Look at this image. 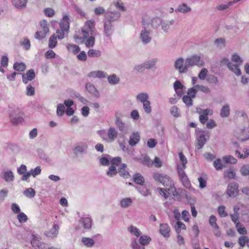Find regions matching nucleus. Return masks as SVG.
<instances>
[{"label": "nucleus", "instance_id": "nucleus-44", "mask_svg": "<svg viewBox=\"0 0 249 249\" xmlns=\"http://www.w3.org/2000/svg\"><path fill=\"white\" fill-rule=\"evenodd\" d=\"M24 194L28 197H33L35 196L36 192L33 188H29L24 191Z\"/></svg>", "mask_w": 249, "mask_h": 249}, {"label": "nucleus", "instance_id": "nucleus-53", "mask_svg": "<svg viewBox=\"0 0 249 249\" xmlns=\"http://www.w3.org/2000/svg\"><path fill=\"white\" fill-rule=\"evenodd\" d=\"M197 91V88H196L195 86H194L193 88L188 89L187 91V95L194 98L196 97Z\"/></svg>", "mask_w": 249, "mask_h": 249}, {"label": "nucleus", "instance_id": "nucleus-22", "mask_svg": "<svg viewBox=\"0 0 249 249\" xmlns=\"http://www.w3.org/2000/svg\"><path fill=\"white\" fill-rule=\"evenodd\" d=\"M141 38L143 42L147 43L150 41V37L149 36V32L146 30H142L141 34Z\"/></svg>", "mask_w": 249, "mask_h": 249}, {"label": "nucleus", "instance_id": "nucleus-31", "mask_svg": "<svg viewBox=\"0 0 249 249\" xmlns=\"http://www.w3.org/2000/svg\"><path fill=\"white\" fill-rule=\"evenodd\" d=\"M107 80L110 84L115 85L119 82L120 79L115 74H112L107 77Z\"/></svg>", "mask_w": 249, "mask_h": 249}, {"label": "nucleus", "instance_id": "nucleus-24", "mask_svg": "<svg viewBox=\"0 0 249 249\" xmlns=\"http://www.w3.org/2000/svg\"><path fill=\"white\" fill-rule=\"evenodd\" d=\"M26 65L22 62H16L14 63L13 68L18 71H23L26 69Z\"/></svg>", "mask_w": 249, "mask_h": 249}, {"label": "nucleus", "instance_id": "nucleus-16", "mask_svg": "<svg viewBox=\"0 0 249 249\" xmlns=\"http://www.w3.org/2000/svg\"><path fill=\"white\" fill-rule=\"evenodd\" d=\"M32 245L35 249H47L45 244L40 242L36 239H34L31 241Z\"/></svg>", "mask_w": 249, "mask_h": 249}, {"label": "nucleus", "instance_id": "nucleus-60", "mask_svg": "<svg viewBox=\"0 0 249 249\" xmlns=\"http://www.w3.org/2000/svg\"><path fill=\"white\" fill-rule=\"evenodd\" d=\"M240 172L243 176L249 175V165L242 166L240 169Z\"/></svg>", "mask_w": 249, "mask_h": 249}, {"label": "nucleus", "instance_id": "nucleus-48", "mask_svg": "<svg viewBox=\"0 0 249 249\" xmlns=\"http://www.w3.org/2000/svg\"><path fill=\"white\" fill-rule=\"evenodd\" d=\"M137 98L138 100H139L142 103L145 102V101H148V96L146 93H142L139 94L137 96Z\"/></svg>", "mask_w": 249, "mask_h": 249}, {"label": "nucleus", "instance_id": "nucleus-29", "mask_svg": "<svg viewBox=\"0 0 249 249\" xmlns=\"http://www.w3.org/2000/svg\"><path fill=\"white\" fill-rule=\"evenodd\" d=\"M230 114V107L228 105H224L221 110L220 115L222 117H228Z\"/></svg>", "mask_w": 249, "mask_h": 249}, {"label": "nucleus", "instance_id": "nucleus-47", "mask_svg": "<svg viewBox=\"0 0 249 249\" xmlns=\"http://www.w3.org/2000/svg\"><path fill=\"white\" fill-rule=\"evenodd\" d=\"M132 202V199L130 198H126L121 200V205L122 207L126 208L130 205Z\"/></svg>", "mask_w": 249, "mask_h": 249}, {"label": "nucleus", "instance_id": "nucleus-6", "mask_svg": "<svg viewBox=\"0 0 249 249\" xmlns=\"http://www.w3.org/2000/svg\"><path fill=\"white\" fill-rule=\"evenodd\" d=\"M204 64V63L201 60L200 57L196 55L192 56L186 60V67H188V68L194 65L202 66Z\"/></svg>", "mask_w": 249, "mask_h": 249}, {"label": "nucleus", "instance_id": "nucleus-21", "mask_svg": "<svg viewBox=\"0 0 249 249\" xmlns=\"http://www.w3.org/2000/svg\"><path fill=\"white\" fill-rule=\"evenodd\" d=\"M206 142V139L204 134H201L197 140V148L201 149Z\"/></svg>", "mask_w": 249, "mask_h": 249}, {"label": "nucleus", "instance_id": "nucleus-39", "mask_svg": "<svg viewBox=\"0 0 249 249\" xmlns=\"http://www.w3.org/2000/svg\"><path fill=\"white\" fill-rule=\"evenodd\" d=\"M82 243L86 246L90 247L94 244V241L91 238L83 237L82 240Z\"/></svg>", "mask_w": 249, "mask_h": 249}, {"label": "nucleus", "instance_id": "nucleus-57", "mask_svg": "<svg viewBox=\"0 0 249 249\" xmlns=\"http://www.w3.org/2000/svg\"><path fill=\"white\" fill-rule=\"evenodd\" d=\"M45 15L48 17H52L54 15V11L51 8H47L44 10Z\"/></svg>", "mask_w": 249, "mask_h": 249}, {"label": "nucleus", "instance_id": "nucleus-30", "mask_svg": "<svg viewBox=\"0 0 249 249\" xmlns=\"http://www.w3.org/2000/svg\"><path fill=\"white\" fill-rule=\"evenodd\" d=\"M12 1L17 8L24 7L27 3V0H12Z\"/></svg>", "mask_w": 249, "mask_h": 249}, {"label": "nucleus", "instance_id": "nucleus-32", "mask_svg": "<svg viewBox=\"0 0 249 249\" xmlns=\"http://www.w3.org/2000/svg\"><path fill=\"white\" fill-rule=\"evenodd\" d=\"M134 181L136 184L142 185L144 182V179L140 174L137 173L134 177Z\"/></svg>", "mask_w": 249, "mask_h": 249}, {"label": "nucleus", "instance_id": "nucleus-58", "mask_svg": "<svg viewBox=\"0 0 249 249\" xmlns=\"http://www.w3.org/2000/svg\"><path fill=\"white\" fill-rule=\"evenodd\" d=\"M10 120H11V122L13 124H18L21 123L23 121V118L21 117H18L17 118H16V117H13V116L11 115H10Z\"/></svg>", "mask_w": 249, "mask_h": 249}, {"label": "nucleus", "instance_id": "nucleus-23", "mask_svg": "<svg viewBox=\"0 0 249 249\" xmlns=\"http://www.w3.org/2000/svg\"><path fill=\"white\" fill-rule=\"evenodd\" d=\"M236 137L238 140L241 141H245L249 139V134L245 130H243L242 131V134L238 135V134L237 133L236 134Z\"/></svg>", "mask_w": 249, "mask_h": 249}, {"label": "nucleus", "instance_id": "nucleus-42", "mask_svg": "<svg viewBox=\"0 0 249 249\" xmlns=\"http://www.w3.org/2000/svg\"><path fill=\"white\" fill-rule=\"evenodd\" d=\"M129 231L137 237H139L141 234V231L136 227L131 226L128 228Z\"/></svg>", "mask_w": 249, "mask_h": 249}, {"label": "nucleus", "instance_id": "nucleus-33", "mask_svg": "<svg viewBox=\"0 0 249 249\" xmlns=\"http://www.w3.org/2000/svg\"><path fill=\"white\" fill-rule=\"evenodd\" d=\"M57 38L55 35H53L50 37L49 40V47L50 48H53L56 46L57 44Z\"/></svg>", "mask_w": 249, "mask_h": 249}, {"label": "nucleus", "instance_id": "nucleus-4", "mask_svg": "<svg viewBox=\"0 0 249 249\" xmlns=\"http://www.w3.org/2000/svg\"><path fill=\"white\" fill-rule=\"evenodd\" d=\"M69 27V18L68 16L65 15L60 21V29H58L54 35H55V36L58 39H62L64 37L66 34H68Z\"/></svg>", "mask_w": 249, "mask_h": 249}, {"label": "nucleus", "instance_id": "nucleus-62", "mask_svg": "<svg viewBox=\"0 0 249 249\" xmlns=\"http://www.w3.org/2000/svg\"><path fill=\"white\" fill-rule=\"evenodd\" d=\"M161 23V21L159 18H154L151 21V25L153 28H157Z\"/></svg>", "mask_w": 249, "mask_h": 249}, {"label": "nucleus", "instance_id": "nucleus-63", "mask_svg": "<svg viewBox=\"0 0 249 249\" xmlns=\"http://www.w3.org/2000/svg\"><path fill=\"white\" fill-rule=\"evenodd\" d=\"M208 71L206 68H203L198 74V77L201 80H204L206 78Z\"/></svg>", "mask_w": 249, "mask_h": 249}, {"label": "nucleus", "instance_id": "nucleus-51", "mask_svg": "<svg viewBox=\"0 0 249 249\" xmlns=\"http://www.w3.org/2000/svg\"><path fill=\"white\" fill-rule=\"evenodd\" d=\"M195 88H197V91L200 90L205 93H209L210 91L209 88L207 86L197 85L195 86Z\"/></svg>", "mask_w": 249, "mask_h": 249}, {"label": "nucleus", "instance_id": "nucleus-36", "mask_svg": "<svg viewBox=\"0 0 249 249\" xmlns=\"http://www.w3.org/2000/svg\"><path fill=\"white\" fill-rule=\"evenodd\" d=\"M166 176V175H164L159 173H155L153 175V177L155 180L160 183Z\"/></svg>", "mask_w": 249, "mask_h": 249}, {"label": "nucleus", "instance_id": "nucleus-1", "mask_svg": "<svg viewBox=\"0 0 249 249\" xmlns=\"http://www.w3.org/2000/svg\"><path fill=\"white\" fill-rule=\"evenodd\" d=\"M122 161V159L119 157H114L110 159L111 166L109 167L108 171L107 173V175L110 177H112L118 172L121 177L124 178H129L130 175L126 170L127 165L125 163L121 164Z\"/></svg>", "mask_w": 249, "mask_h": 249}, {"label": "nucleus", "instance_id": "nucleus-43", "mask_svg": "<svg viewBox=\"0 0 249 249\" xmlns=\"http://www.w3.org/2000/svg\"><path fill=\"white\" fill-rule=\"evenodd\" d=\"M225 207L220 206L217 209V212L221 217H225L228 215V213L225 212Z\"/></svg>", "mask_w": 249, "mask_h": 249}, {"label": "nucleus", "instance_id": "nucleus-37", "mask_svg": "<svg viewBox=\"0 0 249 249\" xmlns=\"http://www.w3.org/2000/svg\"><path fill=\"white\" fill-rule=\"evenodd\" d=\"M111 24L109 21L106 22L104 25V31L105 34L107 36H109L111 34Z\"/></svg>", "mask_w": 249, "mask_h": 249}, {"label": "nucleus", "instance_id": "nucleus-10", "mask_svg": "<svg viewBox=\"0 0 249 249\" xmlns=\"http://www.w3.org/2000/svg\"><path fill=\"white\" fill-rule=\"evenodd\" d=\"M22 81L24 83L26 84L29 81H31L34 79L35 73L33 69L29 70L27 71L26 74H22Z\"/></svg>", "mask_w": 249, "mask_h": 249}, {"label": "nucleus", "instance_id": "nucleus-15", "mask_svg": "<svg viewBox=\"0 0 249 249\" xmlns=\"http://www.w3.org/2000/svg\"><path fill=\"white\" fill-rule=\"evenodd\" d=\"M118 135V132L116 130V129L113 127H110L107 132V141L112 142L113 141L115 138L117 137Z\"/></svg>", "mask_w": 249, "mask_h": 249}, {"label": "nucleus", "instance_id": "nucleus-50", "mask_svg": "<svg viewBox=\"0 0 249 249\" xmlns=\"http://www.w3.org/2000/svg\"><path fill=\"white\" fill-rule=\"evenodd\" d=\"M223 160L226 163H235L237 161L236 159H235L233 157L230 155L224 157Z\"/></svg>", "mask_w": 249, "mask_h": 249}, {"label": "nucleus", "instance_id": "nucleus-7", "mask_svg": "<svg viewBox=\"0 0 249 249\" xmlns=\"http://www.w3.org/2000/svg\"><path fill=\"white\" fill-rule=\"evenodd\" d=\"M42 31H37L36 33L35 37L38 39H41L45 37L46 34L49 31L48 24L46 20L41 21L40 22Z\"/></svg>", "mask_w": 249, "mask_h": 249}, {"label": "nucleus", "instance_id": "nucleus-2", "mask_svg": "<svg viewBox=\"0 0 249 249\" xmlns=\"http://www.w3.org/2000/svg\"><path fill=\"white\" fill-rule=\"evenodd\" d=\"M161 183L164 187H169L167 189L158 188L159 192L162 196L166 199L172 195L174 196H175L174 193L176 192V189L172 180L168 176H167L164 179H163Z\"/></svg>", "mask_w": 249, "mask_h": 249}, {"label": "nucleus", "instance_id": "nucleus-34", "mask_svg": "<svg viewBox=\"0 0 249 249\" xmlns=\"http://www.w3.org/2000/svg\"><path fill=\"white\" fill-rule=\"evenodd\" d=\"M151 240V238L147 235H142L140 238V243L142 246L148 245Z\"/></svg>", "mask_w": 249, "mask_h": 249}, {"label": "nucleus", "instance_id": "nucleus-25", "mask_svg": "<svg viewBox=\"0 0 249 249\" xmlns=\"http://www.w3.org/2000/svg\"><path fill=\"white\" fill-rule=\"evenodd\" d=\"M88 55L90 57H98L101 55V52L99 50L89 49L88 52Z\"/></svg>", "mask_w": 249, "mask_h": 249}, {"label": "nucleus", "instance_id": "nucleus-19", "mask_svg": "<svg viewBox=\"0 0 249 249\" xmlns=\"http://www.w3.org/2000/svg\"><path fill=\"white\" fill-rule=\"evenodd\" d=\"M80 221L82 224L84 229H89L91 227V219L90 218H82Z\"/></svg>", "mask_w": 249, "mask_h": 249}, {"label": "nucleus", "instance_id": "nucleus-40", "mask_svg": "<svg viewBox=\"0 0 249 249\" xmlns=\"http://www.w3.org/2000/svg\"><path fill=\"white\" fill-rule=\"evenodd\" d=\"M191 8L187 6V5L183 3L178 6V8L176 10V11H178L182 13H187L190 11Z\"/></svg>", "mask_w": 249, "mask_h": 249}, {"label": "nucleus", "instance_id": "nucleus-61", "mask_svg": "<svg viewBox=\"0 0 249 249\" xmlns=\"http://www.w3.org/2000/svg\"><path fill=\"white\" fill-rule=\"evenodd\" d=\"M65 107L63 104H59L57 107V114L59 116H62L65 112Z\"/></svg>", "mask_w": 249, "mask_h": 249}, {"label": "nucleus", "instance_id": "nucleus-17", "mask_svg": "<svg viewBox=\"0 0 249 249\" xmlns=\"http://www.w3.org/2000/svg\"><path fill=\"white\" fill-rule=\"evenodd\" d=\"M106 76V73L101 71H91L89 74V76L92 78H105Z\"/></svg>", "mask_w": 249, "mask_h": 249}, {"label": "nucleus", "instance_id": "nucleus-56", "mask_svg": "<svg viewBox=\"0 0 249 249\" xmlns=\"http://www.w3.org/2000/svg\"><path fill=\"white\" fill-rule=\"evenodd\" d=\"M213 164V166L217 170H221L223 168V164L221 162V160L219 159H217L214 160Z\"/></svg>", "mask_w": 249, "mask_h": 249}, {"label": "nucleus", "instance_id": "nucleus-52", "mask_svg": "<svg viewBox=\"0 0 249 249\" xmlns=\"http://www.w3.org/2000/svg\"><path fill=\"white\" fill-rule=\"evenodd\" d=\"M185 169V168H183V167H181L180 165H178V170L180 179H181L183 178H185L187 177L186 174L185 173V172L184 171V170Z\"/></svg>", "mask_w": 249, "mask_h": 249}, {"label": "nucleus", "instance_id": "nucleus-14", "mask_svg": "<svg viewBox=\"0 0 249 249\" xmlns=\"http://www.w3.org/2000/svg\"><path fill=\"white\" fill-rule=\"evenodd\" d=\"M140 137L138 132L133 133L130 137L129 140V144L130 146H133L135 145L140 141Z\"/></svg>", "mask_w": 249, "mask_h": 249}, {"label": "nucleus", "instance_id": "nucleus-12", "mask_svg": "<svg viewBox=\"0 0 249 249\" xmlns=\"http://www.w3.org/2000/svg\"><path fill=\"white\" fill-rule=\"evenodd\" d=\"M59 226L57 224H54L53 228L49 231H46L45 235L50 237L54 238L58 234Z\"/></svg>", "mask_w": 249, "mask_h": 249}, {"label": "nucleus", "instance_id": "nucleus-20", "mask_svg": "<svg viewBox=\"0 0 249 249\" xmlns=\"http://www.w3.org/2000/svg\"><path fill=\"white\" fill-rule=\"evenodd\" d=\"M83 40L85 41V46L87 48L92 47L95 44V37L93 36L88 37L87 38L84 39L83 36Z\"/></svg>", "mask_w": 249, "mask_h": 249}, {"label": "nucleus", "instance_id": "nucleus-45", "mask_svg": "<svg viewBox=\"0 0 249 249\" xmlns=\"http://www.w3.org/2000/svg\"><path fill=\"white\" fill-rule=\"evenodd\" d=\"M17 218L20 223H25L28 220L27 215L23 212L18 213Z\"/></svg>", "mask_w": 249, "mask_h": 249}, {"label": "nucleus", "instance_id": "nucleus-28", "mask_svg": "<svg viewBox=\"0 0 249 249\" xmlns=\"http://www.w3.org/2000/svg\"><path fill=\"white\" fill-rule=\"evenodd\" d=\"M235 177V173L233 169H228L225 171L224 173V177L229 179L234 178Z\"/></svg>", "mask_w": 249, "mask_h": 249}, {"label": "nucleus", "instance_id": "nucleus-26", "mask_svg": "<svg viewBox=\"0 0 249 249\" xmlns=\"http://www.w3.org/2000/svg\"><path fill=\"white\" fill-rule=\"evenodd\" d=\"M86 88L90 93L94 94L95 96H98L99 93L94 86L91 83H88L86 85Z\"/></svg>", "mask_w": 249, "mask_h": 249}, {"label": "nucleus", "instance_id": "nucleus-35", "mask_svg": "<svg viewBox=\"0 0 249 249\" xmlns=\"http://www.w3.org/2000/svg\"><path fill=\"white\" fill-rule=\"evenodd\" d=\"M176 232L178 234L180 233L181 230H186V227L184 224L180 221H178L175 226Z\"/></svg>", "mask_w": 249, "mask_h": 249}, {"label": "nucleus", "instance_id": "nucleus-38", "mask_svg": "<svg viewBox=\"0 0 249 249\" xmlns=\"http://www.w3.org/2000/svg\"><path fill=\"white\" fill-rule=\"evenodd\" d=\"M179 157L180 161L181 162V163L179 164L180 165L181 167H183V168H186V164L187 163V160L186 158L182 152H180L179 153Z\"/></svg>", "mask_w": 249, "mask_h": 249}, {"label": "nucleus", "instance_id": "nucleus-9", "mask_svg": "<svg viewBox=\"0 0 249 249\" xmlns=\"http://www.w3.org/2000/svg\"><path fill=\"white\" fill-rule=\"evenodd\" d=\"M238 192V185L237 183L231 182L228 185L227 193L230 197H235Z\"/></svg>", "mask_w": 249, "mask_h": 249}, {"label": "nucleus", "instance_id": "nucleus-5", "mask_svg": "<svg viewBox=\"0 0 249 249\" xmlns=\"http://www.w3.org/2000/svg\"><path fill=\"white\" fill-rule=\"evenodd\" d=\"M95 23L94 19H90L87 21L82 28V34L84 39L87 38L89 35H96Z\"/></svg>", "mask_w": 249, "mask_h": 249}, {"label": "nucleus", "instance_id": "nucleus-64", "mask_svg": "<svg viewBox=\"0 0 249 249\" xmlns=\"http://www.w3.org/2000/svg\"><path fill=\"white\" fill-rule=\"evenodd\" d=\"M14 176L12 172H6L4 174V178L6 181H10L13 180Z\"/></svg>", "mask_w": 249, "mask_h": 249}, {"label": "nucleus", "instance_id": "nucleus-13", "mask_svg": "<svg viewBox=\"0 0 249 249\" xmlns=\"http://www.w3.org/2000/svg\"><path fill=\"white\" fill-rule=\"evenodd\" d=\"M183 59L182 58H178L175 62V66L178 70L179 72H184L187 69L188 67H186V64L183 67Z\"/></svg>", "mask_w": 249, "mask_h": 249}, {"label": "nucleus", "instance_id": "nucleus-18", "mask_svg": "<svg viewBox=\"0 0 249 249\" xmlns=\"http://www.w3.org/2000/svg\"><path fill=\"white\" fill-rule=\"evenodd\" d=\"M66 48L69 52H71L73 54H76L80 51L79 47L74 44H67Z\"/></svg>", "mask_w": 249, "mask_h": 249}, {"label": "nucleus", "instance_id": "nucleus-49", "mask_svg": "<svg viewBox=\"0 0 249 249\" xmlns=\"http://www.w3.org/2000/svg\"><path fill=\"white\" fill-rule=\"evenodd\" d=\"M217 219L214 215H211L209 218L210 225L213 228H218V226L216 224Z\"/></svg>", "mask_w": 249, "mask_h": 249}, {"label": "nucleus", "instance_id": "nucleus-59", "mask_svg": "<svg viewBox=\"0 0 249 249\" xmlns=\"http://www.w3.org/2000/svg\"><path fill=\"white\" fill-rule=\"evenodd\" d=\"M244 155L241 154L239 151L236 150L235 153L240 158H246L249 155V150L247 148L244 149Z\"/></svg>", "mask_w": 249, "mask_h": 249}, {"label": "nucleus", "instance_id": "nucleus-46", "mask_svg": "<svg viewBox=\"0 0 249 249\" xmlns=\"http://www.w3.org/2000/svg\"><path fill=\"white\" fill-rule=\"evenodd\" d=\"M193 98L191 97L186 95H184L182 98L183 102L187 106H192L193 104Z\"/></svg>", "mask_w": 249, "mask_h": 249}, {"label": "nucleus", "instance_id": "nucleus-55", "mask_svg": "<svg viewBox=\"0 0 249 249\" xmlns=\"http://www.w3.org/2000/svg\"><path fill=\"white\" fill-rule=\"evenodd\" d=\"M87 148V145L86 143H83L82 144V146H77L74 148L75 153H82L84 152Z\"/></svg>", "mask_w": 249, "mask_h": 249}, {"label": "nucleus", "instance_id": "nucleus-11", "mask_svg": "<svg viewBox=\"0 0 249 249\" xmlns=\"http://www.w3.org/2000/svg\"><path fill=\"white\" fill-rule=\"evenodd\" d=\"M160 233L165 237L170 236V228L167 224H161L160 227Z\"/></svg>", "mask_w": 249, "mask_h": 249}, {"label": "nucleus", "instance_id": "nucleus-41", "mask_svg": "<svg viewBox=\"0 0 249 249\" xmlns=\"http://www.w3.org/2000/svg\"><path fill=\"white\" fill-rule=\"evenodd\" d=\"M249 240V239L247 236L245 235L241 236L239 238L238 244L240 247L243 248L245 247L246 243H248Z\"/></svg>", "mask_w": 249, "mask_h": 249}, {"label": "nucleus", "instance_id": "nucleus-8", "mask_svg": "<svg viewBox=\"0 0 249 249\" xmlns=\"http://www.w3.org/2000/svg\"><path fill=\"white\" fill-rule=\"evenodd\" d=\"M196 111L200 114L199 119L200 123L203 124L208 120V115H212L213 114V110L210 109H202L197 108Z\"/></svg>", "mask_w": 249, "mask_h": 249}, {"label": "nucleus", "instance_id": "nucleus-54", "mask_svg": "<svg viewBox=\"0 0 249 249\" xmlns=\"http://www.w3.org/2000/svg\"><path fill=\"white\" fill-rule=\"evenodd\" d=\"M143 107L145 112L147 113H150L151 111V107L150 106V103L149 101H145L143 103Z\"/></svg>", "mask_w": 249, "mask_h": 249}, {"label": "nucleus", "instance_id": "nucleus-3", "mask_svg": "<svg viewBox=\"0 0 249 249\" xmlns=\"http://www.w3.org/2000/svg\"><path fill=\"white\" fill-rule=\"evenodd\" d=\"M233 62L236 63V65L232 64L229 62V60L226 58H224L221 61V63L224 64L227 63V67L228 68L233 71L236 75L239 76L241 74V71L239 68V65L242 63V60L240 57L236 53L234 54L231 58Z\"/></svg>", "mask_w": 249, "mask_h": 249}, {"label": "nucleus", "instance_id": "nucleus-27", "mask_svg": "<svg viewBox=\"0 0 249 249\" xmlns=\"http://www.w3.org/2000/svg\"><path fill=\"white\" fill-rule=\"evenodd\" d=\"M155 61H152L150 62H148L146 64H144L143 65L137 66L135 67L136 70L138 71H141L142 70L143 68L149 69L153 66L155 65Z\"/></svg>", "mask_w": 249, "mask_h": 249}]
</instances>
